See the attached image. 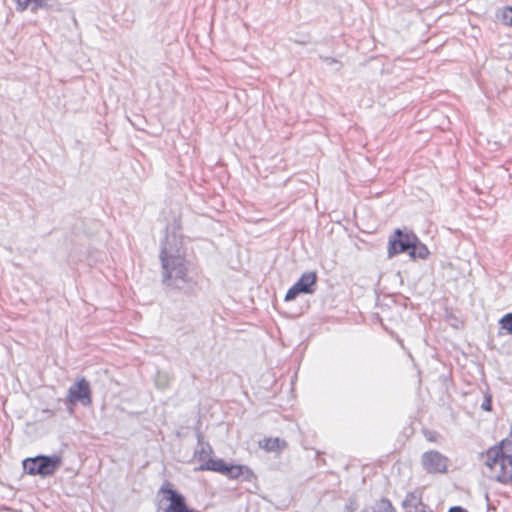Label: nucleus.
Masks as SVG:
<instances>
[{
  "mask_svg": "<svg viewBox=\"0 0 512 512\" xmlns=\"http://www.w3.org/2000/svg\"><path fill=\"white\" fill-rule=\"evenodd\" d=\"M484 409L489 410L490 409L489 405H485Z\"/></svg>",
  "mask_w": 512,
  "mask_h": 512,
  "instance_id": "nucleus-20",
  "label": "nucleus"
},
{
  "mask_svg": "<svg viewBox=\"0 0 512 512\" xmlns=\"http://www.w3.org/2000/svg\"><path fill=\"white\" fill-rule=\"evenodd\" d=\"M228 464L222 459H207L202 463L198 470L200 471H214L225 475Z\"/></svg>",
  "mask_w": 512,
  "mask_h": 512,
  "instance_id": "nucleus-9",
  "label": "nucleus"
},
{
  "mask_svg": "<svg viewBox=\"0 0 512 512\" xmlns=\"http://www.w3.org/2000/svg\"><path fill=\"white\" fill-rule=\"evenodd\" d=\"M448 512H467V510H465L464 508H462L460 506H453L449 509Z\"/></svg>",
  "mask_w": 512,
  "mask_h": 512,
  "instance_id": "nucleus-19",
  "label": "nucleus"
},
{
  "mask_svg": "<svg viewBox=\"0 0 512 512\" xmlns=\"http://www.w3.org/2000/svg\"><path fill=\"white\" fill-rule=\"evenodd\" d=\"M317 281V274L314 271L305 272L299 280L291 286L286 295L285 301L294 300L300 293L311 294Z\"/></svg>",
  "mask_w": 512,
  "mask_h": 512,
  "instance_id": "nucleus-6",
  "label": "nucleus"
},
{
  "mask_svg": "<svg viewBox=\"0 0 512 512\" xmlns=\"http://www.w3.org/2000/svg\"><path fill=\"white\" fill-rule=\"evenodd\" d=\"M449 459L436 450H430L423 453L421 464L423 469L429 474H444L448 470Z\"/></svg>",
  "mask_w": 512,
  "mask_h": 512,
  "instance_id": "nucleus-5",
  "label": "nucleus"
},
{
  "mask_svg": "<svg viewBox=\"0 0 512 512\" xmlns=\"http://www.w3.org/2000/svg\"><path fill=\"white\" fill-rule=\"evenodd\" d=\"M245 465H228L225 475L230 479H240Z\"/></svg>",
  "mask_w": 512,
  "mask_h": 512,
  "instance_id": "nucleus-13",
  "label": "nucleus"
},
{
  "mask_svg": "<svg viewBox=\"0 0 512 512\" xmlns=\"http://www.w3.org/2000/svg\"><path fill=\"white\" fill-rule=\"evenodd\" d=\"M428 249L424 245H416V242H414V246H412L409 250V254L412 257H419L421 259H424L428 255Z\"/></svg>",
  "mask_w": 512,
  "mask_h": 512,
  "instance_id": "nucleus-15",
  "label": "nucleus"
},
{
  "mask_svg": "<svg viewBox=\"0 0 512 512\" xmlns=\"http://www.w3.org/2000/svg\"><path fill=\"white\" fill-rule=\"evenodd\" d=\"M159 258L162 268V281L166 286L181 288L189 282V264L186 259L182 235L176 225L167 227Z\"/></svg>",
  "mask_w": 512,
  "mask_h": 512,
  "instance_id": "nucleus-1",
  "label": "nucleus"
},
{
  "mask_svg": "<svg viewBox=\"0 0 512 512\" xmlns=\"http://www.w3.org/2000/svg\"><path fill=\"white\" fill-rule=\"evenodd\" d=\"M417 238L413 234L403 233L400 229L395 231V237L390 239L389 256L409 251Z\"/></svg>",
  "mask_w": 512,
  "mask_h": 512,
  "instance_id": "nucleus-7",
  "label": "nucleus"
},
{
  "mask_svg": "<svg viewBox=\"0 0 512 512\" xmlns=\"http://www.w3.org/2000/svg\"><path fill=\"white\" fill-rule=\"evenodd\" d=\"M504 24L512 26V7H506L502 13Z\"/></svg>",
  "mask_w": 512,
  "mask_h": 512,
  "instance_id": "nucleus-17",
  "label": "nucleus"
},
{
  "mask_svg": "<svg viewBox=\"0 0 512 512\" xmlns=\"http://www.w3.org/2000/svg\"><path fill=\"white\" fill-rule=\"evenodd\" d=\"M485 464L494 472L500 483L512 484V441L503 440L500 445L486 452Z\"/></svg>",
  "mask_w": 512,
  "mask_h": 512,
  "instance_id": "nucleus-2",
  "label": "nucleus"
},
{
  "mask_svg": "<svg viewBox=\"0 0 512 512\" xmlns=\"http://www.w3.org/2000/svg\"><path fill=\"white\" fill-rule=\"evenodd\" d=\"M66 400L72 405L81 403L83 406H90L92 398L89 382L84 377L78 378L68 389Z\"/></svg>",
  "mask_w": 512,
  "mask_h": 512,
  "instance_id": "nucleus-4",
  "label": "nucleus"
},
{
  "mask_svg": "<svg viewBox=\"0 0 512 512\" xmlns=\"http://www.w3.org/2000/svg\"><path fill=\"white\" fill-rule=\"evenodd\" d=\"M16 3V9L18 11H25L28 7H31L32 11H36L39 8H43L47 5L48 0H13Z\"/></svg>",
  "mask_w": 512,
  "mask_h": 512,
  "instance_id": "nucleus-11",
  "label": "nucleus"
},
{
  "mask_svg": "<svg viewBox=\"0 0 512 512\" xmlns=\"http://www.w3.org/2000/svg\"><path fill=\"white\" fill-rule=\"evenodd\" d=\"M499 326L506 334L512 335V313H507L499 320Z\"/></svg>",
  "mask_w": 512,
  "mask_h": 512,
  "instance_id": "nucleus-14",
  "label": "nucleus"
},
{
  "mask_svg": "<svg viewBox=\"0 0 512 512\" xmlns=\"http://www.w3.org/2000/svg\"><path fill=\"white\" fill-rule=\"evenodd\" d=\"M372 512H395V509L390 500L381 498L376 501L374 507L372 508Z\"/></svg>",
  "mask_w": 512,
  "mask_h": 512,
  "instance_id": "nucleus-12",
  "label": "nucleus"
},
{
  "mask_svg": "<svg viewBox=\"0 0 512 512\" xmlns=\"http://www.w3.org/2000/svg\"><path fill=\"white\" fill-rule=\"evenodd\" d=\"M212 452V449L209 445L206 447L202 446L201 450L198 452V458L203 463L206 461V457Z\"/></svg>",
  "mask_w": 512,
  "mask_h": 512,
  "instance_id": "nucleus-18",
  "label": "nucleus"
},
{
  "mask_svg": "<svg viewBox=\"0 0 512 512\" xmlns=\"http://www.w3.org/2000/svg\"><path fill=\"white\" fill-rule=\"evenodd\" d=\"M63 459L58 454L38 455L23 461V469L30 475L48 477L53 475L62 465Z\"/></svg>",
  "mask_w": 512,
  "mask_h": 512,
  "instance_id": "nucleus-3",
  "label": "nucleus"
},
{
  "mask_svg": "<svg viewBox=\"0 0 512 512\" xmlns=\"http://www.w3.org/2000/svg\"><path fill=\"white\" fill-rule=\"evenodd\" d=\"M240 479L246 482H254L256 480V475L251 468L245 465Z\"/></svg>",
  "mask_w": 512,
  "mask_h": 512,
  "instance_id": "nucleus-16",
  "label": "nucleus"
},
{
  "mask_svg": "<svg viewBox=\"0 0 512 512\" xmlns=\"http://www.w3.org/2000/svg\"><path fill=\"white\" fill-rule=\"evenodd\" d=\"M159 493L163 494L164 499L170 502L164 512H180L187 506L184 497L177 491L173 490L169 483L164 484L160 488Z\"/></svg>",
  "mask_w": 512,
  "mask_h": 512,
  "instance_id": "nucleus-8",
  "label": "nucleus"
},
{
  "mask_svg": "<svg viewBox=\"0 0 512 512\" xmlns=\"http://www.w3.org/2000/svg\"><path fill=\"white\" fill-rule=\"evenodd\" d=\"M287 444L284 440L276 438H266L260 442V447L267 452H279L286 448Z\"/></svg>",
  "mask_w": 512,
  "mask_h": 512,
  "instance_id": "nucleus-10",
  "label": "nucleus"
}]
</instances>
